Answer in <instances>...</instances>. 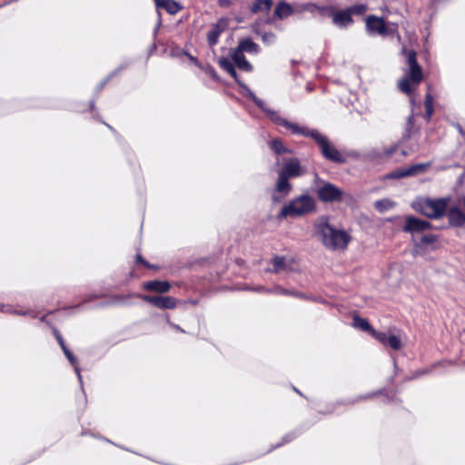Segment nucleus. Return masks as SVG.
<instances>
[{
    "label": "nucleus",
    "mask_w": 465,
    "mask_h": 465,
    "mask_svg": "<svg viewBox=\"0 0 465 465\" xmlns=\"http://www.w3.org/2000/svg\"><path fill=\"white\" fill-rule=\"evenodd\" d=\"M315 235L322 245L329 250L347 249L351 236L344 230H338L329 223L328 217H321L315 223Z\"/></svg>",
    "instance_id": "f257e3e1"
},
{
    "label": "nucleus",
    "mask_w": 465,
    "mask_h": 465,
    "mask_svg": "<svg viewBox=\"0 0 465 465\" xmlns=\"http://www.w3.org/2000/svg\"><path fill=\"white\" fill-rule=\"evenodd\" d=\"M403 52L406 53L409 71L399 81L398 87L401 93L412 96L419 84L423 81V72L417 61V53L414 50L406 51L405 48H403Z\"/></svg>",
    "instance_id": "f03ea898"
},
{
    "label": "nucleus",
    "mask_w": 465,
    "mask_h": 465,
    "mask_svg": "<svg viewBox=\"0 0 465 465\" xmlns=\"http://www.w3.org/2000/svg\"><path fill=\"white\" fill-rule=\"evenodd\" d=\"M302 136L310 137L315 142L325 160L336 164H343L347 163L350 154L346 152L338 150L329 138L320 133L317 129L307 128Z\"/></svg>",
    "instance_id": "7ed1b4c3"
},
{
    "label": "nucleus",
    "mask_w": 465,
    "mask_h": 465,
    "mask_svg": "<svg viewBox=\"0 0 465 465\" xmlns=\"http://www.w3.org/2000/svg\"><path fill=\"white\" fill-rule=\"evenodd\" d=\"M449 203V197L436 199L420 197L412 203L411 206L417 213L427 218L440 219L446 215Z\"/></svg>",
    "instance_id": "20e7f679"
},
{
    "label": "nucleus",
    "mask_w": 465,
    "mask_h": 465,
    "mask_svg": "<svg viewBox=\"0 0 465 465\" xmlns=\"http://www.w3.org/2000/svg\"><path fill=\"white\" fill-rule=\"evenodd\" d=\"M317 204L315 199L308 193H303L293 198L289 203L281 209V215L283 217H302L315 213Z\"/></svg>",
    "instance_id": "39448f33"
},
{
    "label": "nucleus",
    "mask_w": 465,
    "mask_h": 465,
    "mask_svg": "<svg viewBox=\"0 0 465 465\" xmlns=\"http://www.w3.org/2000/svg\"><path fill=\"white\" fill-rule=\"evenodd\" d=\"M253 101L258 107L262 108L266 113V114L270 118V120L272 122H273L276 125L284 127L285 129L289 130L292 134H300L302 136L307 130L308 127L300 126L298 124L289 122L287 119L282 117L280 115V114L276 111L270 110V109H263L262 102L260 99L254 97Z\"/></svg>",
    "instance_id": "423d86ee"
},
{
    "label": "nucleus",
    "mask_w": 465,
    "mask_h": 465,
    "mask_svg": "<svg viewBox=\"0 0 465 465\" xmlns=\"http://www.w3.org/2000/svg\"><path fill=\"white\" fill-rule=\"evenodd\" d=\"M343 191L335 184L322 181L316 190V195L320 202L324 203H340L343 199Z\"/></svg>",
    "instance_id": "0eeeda50"
},
{
    "label": "nucleus",
    "mask_w": 465,
    "mask_h": 465,
    "mask_svg": "<svg viewBox=\"0 0 465 465\" xmlns=\"http://www.w3.org/2000/svg\"><path fill=\"white\" fill-rule=\"evenodd\" d=\"M366 29L370 34H377L381 36H393L398 33L396 25H387L382 17L374 15L367 16Z\"/></svg>",
    "instance_id": "6e6552de"
},
{
    "label": "nucleus",
    "mask_w": 465,
    "mask_h": 465,
    "mask_svg": "<svg viewBox=\"0 0 465 465\" xmlns=\"http://www.w3.org/2000/svg\"><path fill=\"white\" fill-rule=\"evenodd\" d=\"M432 224L426 220H422L414 215H406L404 217V224L401 227V232L414 234L421 233L432 228Z\"/></svg>",
    "instance_id": "1a4fd4ad"
},
{
    "label": "nucleus",
    "mask_w": 465,
    "mask_h": 465,
    "mask_svg": "<svg viewBox=\"0 0 465 465\" xmlns=\"http://www.w3.org/2000/svg\"><path fill=\"white\" fill-rule=\"evenodd\" d=\"M141 298L159 309H173L176 307V300L171 296L143 295Z\"/></svg>",
    "instance_id": "9d476101"
},
{
    "label": "nucleus",
    "mask_w": 465,
    "mask_h": 465,
    "mask_svg": "<svg viewBox=\"0 0 465 465\" xmlns=\"http://www.w3.org/2000/svg\"><path fill=\"white\" fill-rule=\"evenodd\" d=\"M326 15L331 17L332 23L339 27H347L353 24V19L347 8L336 11L335 7L332 6V10L328 12Z\"/></svg>",
    "instance_id": "9b49d317"
},
{
    "label": "nucleus",
    "mask_w": 465,
    "mask_h": 465,
    "mask_svg": "<svg viewBox=\"0 0 465 465\" xmlns=\"http://www.w3.org/2000/svg\"><path fill=\"white\" fill-rule=\"evenodd\" d=\"M439 237L433 233L423 234L419 241L414 238L411 239L413 242V250L416 253L422 254L427 251V247L434 245L438 242Z\"/></svg>",
    "instance_id": "f8f14e48"
},
{
    "label": "nucleus",
    "mask_w": 465,
    "mask_h": 465,
    "mask_svg": "<svg viewBox=\"0 0 465 465\" xmlns=\"http://www.w3.org/2000/svg\"><path fill=\"white\" fill-rule=\"evenodd\" d=\"M228 25L229 20L227 18H221L217 21L207 35V40L211 46L217 44L220 35L227 29Z\"/></svg>",
    "instance_id": "ddd939ff"
},
{
    "label": "nucleus",
    "mask_w": 465,
    "mask_h": 465,
    "mask_svg": "<svg viewBox=\"0 0 465 465\" xmlns=\"http://www.w3.org/2000/svg\"><path fill=\"white\" fill-rule=\"evenodd\" d=\"M279 173L290 179L301 176L302 172L299 161L297 159H292L283 164Z\"/></svg>",
    "instance_id": "4468645a"
},
{
    "label": "nucleus",
    "mask_w": 465,
    "mask_h": 465,
    "mask_svg": "<svg viewBox=\"0 0 465 465\" xmlns=\"http://www.w3.org/2000/svg\"><path fill=\"white\" fill-rule=\"evenodd\" d=\"M446 215L450 226L461 227L465 224V213L458 207L450 208Z\"/></svg>",
    "instance_id": "2eb2a0df"
},
{
    "label": "nucleus",
    "mask_w": 465,
    "mask_h": 465,
    "mask_svg": "<svg viewBox=\"0 0 465 465\" xmlns=\"http://www.w3.org/2000/svg\"><path fill=\"white\" fill-rule=\"evenodd\" d=\"M332 10V5H318L314 3H305L298 6V12H318L321 15L325 16L328 12Z\"/></svg>",
    "instance_id": "dca6fc26"
},
{
    "label": "nucleus",
    "mask_w": 465,
    "mask_h": 465,
    "mask_svg": "<svg viewBox=\"0 0 465 465\" xmlns=\"http://www.w3.org/2000/svg\"><path fill=\"white\" fill-rule=\"evenodd\" d=\"M155 5L158 9H163L170 15L177 14L181 9V5L174 0H155Z\"/></svg>",
    "instance_id": "f3484780"
},
{
    "label": "nucleus",
    "mask_w": 465,
    "mask_h": 465,
    "mask_svg": "<svg viewBox=\"0 0 465 465\" xmlns=\"http://www.w3.org/2000/svg\"><path fill=\"white\" fill-rule=\"evenodd\" d=\"M171 285L166 281H151L143 283V289L146 291L156 292L160 293L167 292Z\"/></svg>",
    "instance_id": "a211bd4d"
},
{
    "label": "nucleus",
    "mask_w": 465,
    "mask_h": 465,
    "mask_svg": "<svg viewBox=\"0 0 465 465\" xmlns=\"http://www.w3.org/2000/svg\"><path fill=\"white\" fill-rule=\"evenodd\" d=\"M420 169V165H412L409 168L397 169L390 173L387 177L391 179H400L407 176H411Z\"/></svg>",
    "instance_id": "6ab92c4d"
},
{
    "label": "nucleus",
    "mask_w": 465,
    "mask_h": 465,
    "mask_svg": "<svg viewBox=\"0 0 465 465\" xmlns=\"http://www.w3.org/2000/svg\"><path fill=\"white\" fill-rule=\"evenodd\" d=\"M294 13L292 5L284 1H281L277 4L274 9V15L279 19H283Z\"/></svg>",
    "instance_id": "aec40b11"
},
{
    "label": "nucleus",
    "mask_w": 465,
    "mask_h": 465,
    "mask_svg": "<svg viewBox=\"0 0 465 465\" xmlns=\"http://www.w3.org/2000/svg\"><path fill=\"white\" fill-rule=\"evenodd\" d=\"M273 5L272 0H254L251 6V11L253 14L268 13Z\"/></svg>",
    "instance_id": "412c9836"
},
{
    "label": "nucleus",
    "mask_w": 465,
    "mask_h": 465,
    "mask_svg": "<svg viewBox=\"0 0 465 465\" xmlns=\"http://www.w3.org/2000/svg\"><path fill=\"white\" fill-rule=\"evenodd\" d=\"M243 54V52L256 54L259 52V45L254 43L251 38H244L240 41L237 50Z\"/></svg>",
    "instance_id": "4be33fe9"
},
{
    "label": "nucleus",
    "mask_w": 465,
    "mask_h": 465,
    "mask_svg": "<svg viewBox=\"0 0 465 465\" xmlns=\"http://www.w3.org/2000/svg\"><path fill=\"white\" fill-rule=\"evenodd\" d=\"M236 66L245 72H250L252 69V64L245 58L244 54L241 52L235 51L232 56Z\"/></svg>",
    "instance_id": "5701e85b"
},
{
    "label": "nucleus",
    "mask_w": 465,
    "mask_h": 465,
    "mask_svg": "<svg viewBox=\"0 0 465 465\" xmlns=\"http://www.w3.org/2000/svg\"><path fill=\"white\" fill-rule=\"evenodd\" d=\"M424 108L425 114L423 117L429 123L434 114V98L430 92L425 94Z\"/></svg>",
    "instance_id": "b1692460"
},
{
    "label": "nucleus",
    "mask_w": 465,
    "mask_h": 465,
    "mask_svg": "<svg viewBox=\"0 0 465 465\" xmlns=\"http://www.w3.org/2000/svg\"><path fill=\"white\" fill-rule=\"evenodd\" d=\"M271 263L273 266V268L270 270L271 272L280 273L287 269V260L285 256L274 255L271 260Z\"/></svg>",
    "instance_id": "393cba45"
},
{
    "label": "nucleus",
    "mask_w": 465,
    "mask_h": 465,
    "mask_svg": "<svg viewBox=\"0 0 465 465\" xmlns=\"http://www.w3.org/2000/svg\"><path fill=\"white\" fill-rule=\"evenodd\" d=\"M296 437H297V434L295 432L286 433L284 436L282 437V439L279 442H277L276 444L271 445L269 447V449L264 453L265 454L270 453V452L273 451L274 450L279 449V448L292 442V440H294L296 439Z\"/></svg>",
    "instance_id": "a878e982"
},
{
    "label": "nucleus",
    "mask_w": 465,
    "mask_h": 465,
    "mask_svg": "<svg viewBox=\"0 0 465 465\" xmlns=\"http://www.w3.org/2000/svg\"><path fill=\"white\" fill-rule=\"evenodd\" d=\"M292 190V184L289 182V178L285 175L279 173V177L276 183V191L287 195Z\"/></svg>",
    "instance_id": "bb28decb"
},
{
    "label": "nucleus",
    "mask_w": 465,
    "mask_h": 465,
    "mask_svg": "<svg viewBox=\"0 0 465 465\" xmlns=\"http://www.w3.org/2000/svg\"><path fill=\"white\" fill-rule=\"evenodd\" d=\"M353 326L370 334L374 330L368 320L361 318L359 315H355L353 317Z\"/></svg>",
    "instance_id": "cd10ccee"
},
{
    "label": "nucleus",
    "mask_w": 465,
    "mask_h": 465,
    "mask_svg": "<svg viewBox=\"0 0 465 465\" xmlns=\"http://www.w3.org/2000/svg\"><path fill=\"white\" fill-rule=\"evenodd\" d=\"M274 293L282 294V295H287V296H292L299 299H307V296L305 293L302 292L297 291H291L285 288H282L281 286H276L273 291Z\"/></svg>",
    "instance_id": "c85d7f7f"
},
{
    "label": "nucleus",
    "mask_w": 465,
    "mask_h": 465,
    "mask_svg": "<svg viewBox=\"0 0 465 465\" xmlns=\"http://www.w3.org/2000/svg\"><path fill=\"white\" fill-rule=\"evenodd\" d=\"M63 351H64L65 357L70 361V363L74 366V371L77 374L78 380H79L81 385H83L82 375L80 372V369L77 365V361H76L75 357L74 356V354L70 351V350L68 348H64Z\"/></svg>",
    "instance_id": "c756f323"
},
{
    "label": "nucleus",
    "mask_w": 465,
    "mask_h": 465,
    "mask_svg": "<svg viewBox=\"0 0 465 465\" xmlns=\"http://www.w3.org/2000/svg\"><path fill=\"white\" fill-rule=\"evenodd\" d=\"M222 67L237 82L240 84L238 79V74L234 68V65L227 59H223L220 62Z\"/></svg>",
    "instance_id": "7c9ffc66"
},
{
    "label": "nucleus",
    "mask_w": 465,
    "mask_h": 465,
    "mask_svg": "<svg viewBox=\"0 0 465 465\" xmlns=\"http://www.w3.org/2000/svg\"><path fill=\"white\" fill-rule=\"evenodd\" d=\"M352 17V15H362L368 11V5L366 4H357L346 7Z\"/></svg>",
    "instance_id": "2f4dec72"
},
{
    "label": "nucleus",
    "mask_w": 465,
    "mask_h": 465,
    "mask_svg": "<svg viewBox=\"0 0 465 465\" xmlns=\"http://www.w3.org/2000/svg\"><path fill=\"white\" fill-rule=\"evenodd\" d=\"M271 149L277 154H282L287 152L286 147L280 139H274L271 142Z\"/></svg>",
    "instance_id": "473e14b6"
},
{
    "label": "nucleus",
    "mask_w": 465,
    "mask_h": 465,
    "mask_svg": "<svg viewBox=\"0 0 465 465\" xmlns=\"http://www.w3.org/2000/svg\"><path fill=\"white\" fill-rule=\"evenodd\" d=\"M386 345L390 346L394 351H399L402 347L401 339L394 334L389 336Z\"/></svg>",
    "instance_id": "72a5a7b5"
},
{
    "label": "nucleus",
    "mask_w": 465,
    "mask_h": 465,
    "mask_svg": "<svg viewBox=\"0 0 465 465\" xmlns=\"http://www.w3.org/2000/svg\"><path fill=\"white\" fill-rule=\"evenodd\" d=\"M371 335L383 345H386L388 342L389 336L387 335L386 332L378 331L374 329Z\"/></svg>",
    "instance_id": "f704fd0d"
},
{
    "label": "nucleus",
    "mask_w": 465,
    "mask_h": 465,
    "mask_svg": "<svg viewBox=\"0 0 465 465\" xmlns=\"http://www.w3.org/2000/svg\"><path fill=\"white\" fill-rule=\"evenodd\" d=\"M378 394H379V392L360 395L357 398H355L354 400H352L351 401H350V403L351 404H355V403L360 402L361 401H367V400L372 399L373 397L377 396Z\"/></svg>",
    "instance_id": "c9c22d12"
},
{
    "label": "nucleus",
    "mask_w": 465,
    "mask_h": 465,
    "mask_svg": "<svg viewBox=\"0 0 465 465\" xmlns=\"http://www.w3.org/2000/svg\"><path fill=\"white\" fill-rule=\"evenodd\" d=\"M54 336H55L61 349L64 350V348H67L60 332L57 330H54Z\"/></svg>",
    "instance_id": "e433bc0d"
},
{
    "label": "nucleus",
    "mask_w": 465,
    "mask_h": 465,
    "mask_svg": "<svg viewBox=\"0 0 465 465\" xmlns=\"http://www.w3.org/2000/svg\"><path fill=\"white\" fill-rule=\"evenodd\" d=\"M136 262H140L142 263L143 265H144L145 267L147 268H153V266L151 264H149L143 257L141 254H137L136 255Z\"/></svg>",
    "instance_id": "4c0bfd02"
},
{
    "label": "nucleus",
    "mask_w": 465,
    "mask_h": 465,
    "mask_svg": "<svg viewBox=\"0 0 465 465\" xmlns=\"http://www.w3.org/2000/svg\"><path fill=\"white\" fill-rule=\"evenodd\" d=\"M232 4V0H218L219 6L223 8H227Z\"/></svg>",
    "instance_id": "58836bf2"
},
{
    "label": "nucleus",
    "mask_w": 465,
    "mask_h": 465,
    "mask_svg": "<svg viewBox=\"0 0 465 465\" xmlns=\"http://www.w3.org/2000/svg\"><path fill=\"white\" fill-rule=\"evenodd\" d=\"M412 120H411V117L409 118L408 120V129H407V134H404V137L405 138H410L411 137V129L412 128Z\"/></svg>",
    "instance_id": "ea45409f"
},
{
    "label": "nucleus",
    "mask_w": 465,
    "mask_h": 465,
    "mask_svg": "<svg viewBox=\"0 0 465 465\" xmlns=\"http://www.w3.org/2000/svg\"><path fill=\"white\" fill-rule=\"evenodd\" d=\"M452 364V361H439L435 364H433V367H440V366H447V365H450Z\"/></svg>",
    "instance_id": "a19ab883"
},
{
    "label": "nucleus",
    "mask_w": 465,
    "mask_h": 465,
    "mask_svg": "<svg viewBox=\"0 0 465 465\" xmlns=\"http://www.w3.org/2000/svg\"><path fill=\"white\" fill-rule=\"evenodd\" d=\"M184 54L197 66L201 67V64L199 63V61L197 60L196 57L187 54V53H184Z\"/></svg>",
    "instance_id": "79ce46f5"
},
{
    "label": "nucleus",
    "mask_w": 465,
    "mask_h": 465,
    "mask_svg": "<svg viewBox=\"0 0 465 465\" xmlns=\"http://www.w3.org/2000/svg\"><path fill=\"white\" fill-rule=\"evenodd\" d=\"M0 311L5 312H13L10 306H5L0 304Z\"/></svg>",
    "instance_id": "37998d69"
},
{
    "label": "nucleus",
    "mask_w": 465,
    "mask_h": 465,
    "mask_svg": "<svg viewBox=\"0 0 465 465\" xmlns=\"http://www.w3.org/2000/svg\"><path fill=\"white\" fill-rule=\"evenodd\" d=\"M106 83V80L103 81L102 83L99 84V85L97 86V91H101L104 87V85Z\"/></svg>",
    "instance_id": "c03bdc74"
},
{
    "label": "nucleus",
    "mask_w": 465,
    "mask_h": 465,
    "mask_svg": "<svg viewBox=\"0 0 465 465\" xmlns=\"http://www.w3.org/2000/svg\"><path fill=\"white\" fill-rule=\"evenodd\" d=\"M14 313L20 314V315H26L27 314V312H25V311H19V312L15 311V312H14Z\"/></svg>",
    "instance_id": "a18cd8bd"
},
{
    "label": "nucleus",
    "mask_w": 465,
    "mask_h": 465,
    "mask_svg": "<svg viewBox=\"0 0 465 465\" xmlns=\"http://www.w3.org/2000/svg\"><path fill=\"white\" fill-rule=\"evenodd\" d=\"M176 330H179L181 331H183V330L178 326V325H173Z\"/></svg>",
    "instance_id": "49530a36"
}]
</instances>
